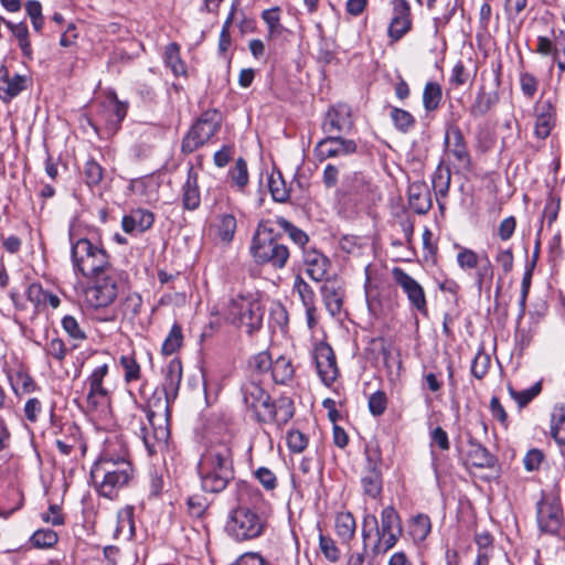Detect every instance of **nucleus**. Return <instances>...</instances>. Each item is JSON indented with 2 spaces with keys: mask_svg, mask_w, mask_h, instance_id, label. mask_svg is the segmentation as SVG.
<instances>
[{
  "mask_svg": "<svg viewBox=\"0 0 565 565\" xmlns=\"http://www.w3.org/2000/svg\"><path fill=\"white\" fill-rule=\"evenodd\" d=\"M162 393L163 401L157 398L158 406L161 412L152 409V405L143 407L136 405L140 413L146 415L148 425L142 420L141 415L132 414L129 422L130 428L140 436L143 445L150 456L156 455L159 450L167 446L170 430L169 417L170 405L178 396L180 383L182 380V364L178 359H172L163 369ZM156 406V404H153Z\"/></svg>",
  "mask_w": 565,
  "mask_h": 565,
  "instance_id": "nucleus-1",
  "label": "nucleus"
},
{
  "mask_svg": "<svg viewBox=\"0 0 565 565\" xmlns=\"http://www.w3.org/2000/svg\"><path fill=\"white\" fill-rule=\"evenodd\" d=\"M198 471L203 491L222 492L234 479L233 450L227 443L212 444L201 456Z\"/></svg>",
  "mask_w": 565,
  "mask_h": 565,
  "instance_id": "nucleus-2",
  "label": "nucleus"
},
{
  "mask_svg": "<svg viewBox=\"0 0 565 565\" xmlns=\"http://www.w3.org/2000/svg\"><path fill=\"white\" fill-rule=\"evenodd\" d=\"M242 391L244 403L254 412L257 422L280 428L294 417L295 405L290 397L280 396L271 401L269 394L255 381L244 384Z\"/></svg>",
  "mask_w": 565,
  "mask_h": 565,
  "instance_id": "nucleus-3",
  "label": "nucleus"
},
{
  "mask_svg": "<svg viewBox=\"0 0 565 565\" xmlns=\"http://www.w3.org/2000/svg\"><path fill=\"white\" fill-rule=\"evenodd\" d=\"M90 478L98 493L113 500L132 480L134 468L125 455L105 452L93 465Z\"/></svg>",
  "mask_w": 565,
  "mask_h": 565,
  "instance_id": "nucleus-4",
  "label": "nucleus"
},
{
  "mask_svg": "<svg viewBox=\"0 0 565 565\" xmlns=\"http://www.w3.org/2000/svg\"><path fill=\"white\" fill-rule=\"evenodd\" d=\"M73 269L85 278H95L110 270L109 255L100 245L87 238H76L70 232Z\"/></svg>",
  "mask_w": 565,
  "mask_h": 565,
  "instance_id": "nucleus-5",
  "label": "nucleus"
},
{
  "mask_svg": "<svg viewBox=\"0 0 565 565\" xmlns=\"http://www.w3.org/2000/svg\"><path fill=\"white\" fill-rule=\"evenodd\" d=\"M249 253L258 265H269L282 269L290 256L289 248L274 235L269 222H260L253 236Z\"/></svg>",
  "mask_w": 565,
  "mask_h": 565,
  "instance_id": "nucleus-6",
  "label": "nucleus"
},
{
  "mask_svg": "<svg viewBox=\"0 0 565 565\" xmlns=\"http://www.w3.org/2000/svg\"><path fill=\"white\" fill-rule=\"evenodd\" d=\"M265 523L259 514L248 507L233 509L225 524L226 533L235 541L256 539L264 532Z\"/></svg>",
  "mask_w": 565,
  "mask_h": 565,
  "instance_id": "nucleus-7",
  "label": "nucleus"
},
{
  "mask_svg": "<svg viewBox=\"0 0 565 565\" xmlns=\"http://www.w3.org/2000/svg\"><path fill=\"white\" fill-rule=\"evenodd\" d=\"M221 127V115L216 110H207L194 122L182 140L181 149L191 153L209 141Z\"/></svg>",
  "mask_w": 565,
  "mask_h": 565,
  "instance_id": "nucleus-8",
  "label": "nucleus"
},
{
  "mask_svg": "<svg viewBox=\"0 0 565 565\" xmlns=\"http://www.w3.org/2000/svg\"><path fill=\"white\" fill-rule=\"evenodd\" d=\"M230 315L234 322L244 327L248 334L259 330L263 324L264 310L258 300L238 297L230 306Z\"/></svg>",
  "mask_w": 565,
  "mask_h": 565,
  "instance_id": "nucleus-9",
  "label": "nucleus"
},
{
  "mask_svg": "<svg viewBox=\"0 0 565 565\" xmlns=\"http://www.w3.org/2000/svg\"><path fill=\"white\" fill-rule=\"evenodd\" d=\"M537 523L544 533L557 534L559 532L564 523V513L557 495H543L537 503Z\"/></svg>",
  "mask_w": 565,
  "mask_h": 565,
  "instance_id": "nucleus-10",
  "label": "nucleus"
},
{
  "mask_svg": "<svg viewBox=\"0 0 565 565\" xmlns=\"http://www.w3.org/2000/svg\"><path fill=\"white\" fill-rule=\"evenodd\" d=\"M104 277L97 279L96 282L86 289V301L92 308L99 309L111 305L117 298L118 287L117 280L110 270L104 273Z\"/></svg>",
  "mask_w": 565,
  "mask_h": 565,
  "instance_id": "nucleus-11",
  "label": "nucleus"
},
{
  "mask_svg": "<svg viewBox=\"0 0 565 565\" xmlns=\"http://www.w3.org/2000/svg\"><path fill=\"white\" fill-rule=\"evenodd\" d=\"M108 374V365L102 364L93 370L86 380L88 385L87 405L90 409H97L108 401V390L104 386V380Z\"/></svg>",
  "mask_w": 565,
  "mask_h": 565,
  "instance_id": "nucleus-12",
  "label": "nucleus"
},
{
  "mask_svg": "<svg viewBox=\"0 0 565 565\" xmlns=\"http://www.w3.org/2000/svg\"><path fill=\"white\" fill-rule=\"evenodd\" d=\"M313 360L319 377L326 385L332 384L338 377V366L331 347L327 343H319L313 351Z\"/></svg>",
  "mask_w": 565,
  "mask_h": 565,
  "instance_id": "nucleus-13",
  "label": "nucleus"
},
{
  "mask_svg": "<svg viewBox=\"0 0 565 565\" xmlns=\"http://www.w3.org/2000/svg\"><path fill=\"white\" fill-rule=\"evenodd\" d=\"M393 17L387 33L393 41L401 40L412 29L411 6L407 0H393Z\"/></svg>",
  "mask_w": 565,
  "mask_h": 565,
  "instance_id": "nucleus-14",
  "label": "nucleus"
},
{
  "mask_svg": "<svg viewBox=\"0 0 565 565\" xmlns=\"http://www.w3.org/2000/svg\"><path fill=\"white\" fill-rule=\"evenodd\" d=\"M395 282L404 290L413 307L419 311L426 310V297L423 287L404 269L395 267L392 270Z\"/></svg>",
  "mask_w": 565,
  "mask_h": 565,
  "instance_id": "nucleus-15",
  "label": "nucleus"
},
{
  "mask_svg": "<svg viewBox=\"0 0 565 565\" xmlns=\"http://www.w3.org/2000/svg\"><path fill=\"white\" fill-rule=\"evenodd\" d=\"M321 292L326 308L332 317H337L340 321H343V318L349 319V313L343 310L345 291L341 282L327 280L321 288Z\"/></svg>",
  "mask_w": 565,
  "mask_h": 565,
  "instance_id": "nucleus-16",
  "label": "nucleus"
},
{
  "mask_svg": "<svg viewBox=\"0 0 565 565\" xmlns=\"http://www.w3.org/2000/svg\"><path fill=\"white\" fill-rule=\"evenodd\" d=\"M303 266L307 275L315 281H322L329 270V259L313 247L303 249Z\"/></svg>",
  "mask_w": 565,
  "mask_h": 565,
  "instance_id": "nucleus-17",
  "label": "nucleus"
},
{
  "mask_svg": "<svg viewBox=\"0 0 565 565\" xmlns=\"http://www.w3.org/2000/svg\"><path fill=\"white\" fill-rule=\"evenodd\" d=\"M128 104L120 102L116 93L107 95L103 104L102 117L106 121L108 129L115 131L127 115Z\"/></svg>",
  "mask_w": 565,
  "mask_h": 565,
  "instance_id": "nucleus-18",
  "label": "nucleus"
},
{
  "mask_svg": "<svg viewBox=\"0 0 565 565\" xmlns=\"http://www.w3.org/2000/svg\"><path fill=\"white\" fill-rule=\"evenodd\" d=\"M408 205L419 215L426 214L431 209V195L425 181H415L408 185Z\"/></svg>",
  "mask_w": 565,
  "mask_h": 565,
  "instance_id": "nucleus-19",
  "label": "nucleus"
},
{
  "mask_svg": "<svg viewBox=\"0 0 565 565\" xmlns=\"http://www.w3.org/2000/svg\"><path fill=\"white\" fill-rule=\"evenodd\" d=\"M182 206L188 211H195L201 205V193L199 186L198 172L190 167L186 173V180L181 188Z\"/></svg>",
  "mask_w": 565,
  "mask_h": 565,
  "instance_id": "nucleus-20",
  "label": "nucleus"
},
{
  "mask_svg": "<svg viewBox=\"0 0 565 565\" xmlns=\"http://www.w3.org/2000/svg\"><path fill=\"white\" fill-rule=\"evenodd\" d=\"M25 76L19 74L10 76L9 70L4 65L0 66V98L9 102L18 96L25 89Z\"/></svg>",
  "mask_w": 565,
  "mask_h": 565,
  "instance_id": "nucleus-21",
  "label": "nucleus"
},
{
  "mask_svg": "<svg viewBox=\"0 0 565 565\" xmlns=\"http://www.w3.org/2000/svg\"><path fill=\"white\" fill-rule=\"evenodd\" d=\"M153 222L154 216L150 211L137 209L122 217L121 225L126 233H143L153 225Z\"/></svg>",
  "mask_w": 565,
  "mask_h": 565,
  "instance_id": "nucleus-22",
  "label": "nucleus"
},
{
  "mask_svg": "<svg viewBox=\"0 0 565 565\" xmlns=\"http://www.w3.org/2000/svg\"><path fill=\"white\" fill-rule=\"evenodd\" d=\"M499 103V93L497 89L486 90L484 87H480L475 102L469 108V113L473 118L484 116Z\"/></svg>",
  "mask_w": 565,
  "mask_h": 565,
  "instance_id": "nucleus-23",
  "label": "nucleus"
},
{
  "mask_svg": "<svg viewBox=\"0 0 565 565\" xmlns=\"http://www.w3.org/2000/svg\"><path fill=\"white\" fill-rule=\"evenodd\" d=\"M362 539L365 551L371 550L375 553L379 550L380 526L377 519L373 514H366L362 522Z\"/></svg>",
  "mask_w": 565,
  "mask_h": 565,
  "instance_id": "nucleus-24",
  "label": "nucleus"
},
{
  "mask_svg": "<svg viewBox=\"0 0 565 565\" xmlns=\"http://www.w3.org/2000/svg\"><path fill=\"white\" fill-rule=\"evenodd\" d=\"M216 237L224 244L228 245L234 239L237 228L236 217L232 213L220 214L215 220Z\"/></svg>",
  "mask_w": 565,
  "mask_h": 565,
  "instance_id": "nucleus-25",
  "label": "nucleus"
},
{
  "mask_svg": "<svg viewBox=\"0 0 565 565\" xmlns=\"http://www.w3.org/2000/svg\"><path fill=\"white\" fill-rule=\"evenodd\" d=\"M550 109L551 105L548 103H539L536 106L534 132L536 137L541 139L548 137L554 125L553 116Z\"/></svg>",
  "mask_w": 565,
  "mask_h": 565,
  "instance_id": "nucleus-26",
  "label": "nucleus"
},
{
  "mask_svg": "<svg viewBox=\"0 0 565 565\" xmlns=\"http://www.w3.org/2000/svg\"><path fill=\"white\" fill-rule=\"evenodd\" d=\"M468 462L477 468H490L494 465V458L486 447L478 443H470L467 451Z\"/></svg>",
  "mask_w": 565,
  "mask_h": 565,
  "instance_id": "nucleus-27",
  "label": "nucleus"
},
{
  "mask_svg": "<svg viewBox=\"0 0 565 565\" xmlns=\"http://www.w3.org/2000/svg\"><path fill=\"white\" fill-rule=\"evenodd\" d=\"M269 192L276 202L285 203L289 200L290 189L279 170H273L268 178Z\"/></svg>",
  "mask_w": 565,
  "mask_h": 565,
  "instance_id": "nucleus-28",
  "label": "nucleus"
},
{
  "mask_svg": "<svg viewBox=\"0 0 565 565\" xmlns=\"http://www.w3.org/2000/svg\"><path fill=\"white\" fill-rule=\"evenodd\" d=\"M164 63L175 76L186 75V65L181 60L180 46L177 43H170L166 46Z\"/></svg>",
  "mask_w": 565,
  "mask_h": 565,
  "instance_id": "nucleus-29",
  "label": "nucleus"
},
{
  "mask_svg": "<svg viewBox=\"0 0 565 565\" xmlns=\"http://www.w3.org/2000/svg\"><path fill=\"white\" fill-rule=\"evenodd\" d=\"M451 134L454 142L449 149V153L457 160L461 168L468 169L470 166V156L467 151L463 136L458 128L454 129Z\"/></svg>",
  "mask_w": 565,
  "mask_h": 565,
  "instance_id": "nucleus-30",
  "label": "nucleus"
},
{
  "mask_svg": "<svg viewBox=\"0 0 565 565\" xmlns=\"http://www.w3.org/2000/svg\"><path fill=\"white\" fill-rule=\"evenodd\" d=\"M551 435L558 445L565 446V405L556 406L552 412Z\"/></svg>",
  "mask_w": 565,
  "mask_h": 565,
  "instance_id": "nucleus-31",
  "label": "nucleus"
},
{
  "mask_svg": "<svg viewBox=\"0 0 565 565\" xmlns=\"http://www.w3.org/2000/svg\"><path fill=\"white\" fill-rule=\"evenodd\" d=\"M443 98L441 86L437 82H428L423 92V106L427 113L438 109Z\"/></svg>",
  "mask_w": 565,
  "mask_h": 565,
  "instance_id": "nucleus-32",
  "label": "nucleus"
},
{
  "mask_svg": "<svg viewBox=\"0 0 565 565\" xmlns=\"http://www.w3.org/2000/svg\"><path fill=\"white\" fill-rule=\"evenodd\" d=\"M271 376L278 384H286L294 376V366L285 356H279L271 363Z\"/></svg>",
  "mask_w": 565,
  "mask_h": 565,
  "instance_id": "nucleus-33",
  "label": "nucleus"
},
{
  "mask_svg": "<svg viewBox=\"0 0 565 565\" xmlns=\"http://www.w3.org/2000/svg\"><path fill=\"white\" fill-rule=\"evenodd\" d=\"M11 387L17 395H24L36 390L33 379L23 371H18L9 376Z\"/></svg>",
  "mask_w": 565,
  "mask_h": 565,
  "instance_id": "nucleus-34",
  "label": "nucleus"
},
{
  "mask_svg": "<svg viewBox=\"0 0 565 565\" xmlns=\"http://www.w3.org/2000/svg\"><path fill=\"white\" fill-rule=\"evenodd\" d=\"M343 147V140L338 136H330L329 138L320 141L315 151L319 160H326L328 158L338 156L340 148Z\"/></svg>",
  "mask_w": 565,
  "mask_h": 565,
  "instance_id": "nucleus-35",
  "label": "nucleus"
},
{
  "mask_svg": "<svg viewBox=\"0 0 565 565\" xmlns=\"http://www.w3.org/2000/svg\"><path fill=\"white\" fill-rule=\"evenodd\" d=\"M275 223L282 228L288 234L289 238L296 245L300 246L302 250L307 248L306 245L309 242V236L302 230L298 228L282 216H276Z\"/></svg>",
  "mask_w": 565,
  "mask_h": 565,
  "instance_id": "nucleus-36",
  "label": "nucleus"
},
{
  "mask_svg": "<svg viewBox=\"0 0 565 565\" xmlns=\"http://www.w3.org/2000/svg\"><path fill=\"white\" fill-rule=\"evenodd\" d=\"M364 494L376 499L382 491V477L379 469H370L361 480Z\"/></svg>",
  "mask_w": 565,
  "mask_h": 565,
  "instance_id": "nucleus-37",
  "label": "nucleus"
},
{
  "mask_svg": "<svg viewBox=\"0 0 565 565\" xmlns=\"http://www.w3.org/2000/svg\"><path fill=\"white\" fill-rule=\"evenodd\" d=\"M183 342L182 328L180 324L174 323L163 341L161 352L164 355H171L177 352Z\"/></svg>",
  "mask_w": 565,
  "mask_h": 565,
  "instance_id": "nucleus-38",
  "label": "nucleus"
},
{
  "mask_svg": "<svg viewBox=\"0 0 565 565\" xmlns=\"http://www.w3.org/2000/svg\"><path fill=\"white\" fill-rule=\"evenodd\" d=\"M228 175L233 184L237 186L238 190H243L248 184L249 180L246 161L243 158H238L234 167L230 169Z\"/></svg>",
  "mask_w": 565,
  "mask_h": 565,
  "instance_id": "nucleus-39",
  "label": "nucleus"
},
{
  "mask_svg": "<svg viewBox=\"0 0 565 565\" xmlns=\"http://www.w3.org/2000/svg\"><path fill=\"white\" fill-rule=\"evenodd\" d=\"M391 119L395 128L402 132L408 131L416 122L414 116L409 111L398 107H392Z\"/></svg>",
  "mask_w": 565,
  "mask_h": 565,
  "instance_id": "nucleus-40",
  "label": "nucleus"
},
{
  "mask_svg": "<svg viewBox=\"0 0 565 565\" xmlns=\"http://www.w3.org/2000/svg\"><path fill=\"white\" fill-rule=\"evenodd\" d=\"M337 534L345 542L353 539V515L351 512H341L335 519Z\"/></svg>",
  "mask_w": 565,
  "mask_h": 565,
  "instance_id": "nucleus-41",
  "label": "nucleus"
},
{
  "mask_svg": "<svg viewBox=\"0 0 565 565\" xmlns=\"http://www.w3.org/2000/svg\"><path fill=\"white\" fill-rule=\"evenodd\" d=\"M57 533L51 529H41L33 533L30 541L34 547L49 548L57 543Z\"/></svg>",
  "mask_w": 565,
  "mask_h": 565,
  "instance_id": "nucleus-42",
  "label": "nucleus"
},
{
  "mask_svg": "<svg viewBox=\"0 0 565 565\" xmlns=\"http://www.w3.org/2000/svg\"><path fill=\"white\" fill-rule=\"evenodd\" d=\"M510 396L518 403L520 407L526 406L534 397H536L542 391L541 382H536L530 388L523 391H515L512 386H509Z\"/></svg>",
  "mask_w": 565,
  "mask_h": 565,
  "instance_id": "nucleus-43",
  "label": "nucleus"
},
{
  "mask_svg": "<svg viewBox=\"0 0 565 565\" xmlns=\"http://www.w3.org/2000/svg\"><path fill=\"white\" fill-rule=\"evenodd\" d=\"M61 323L63 330L72 340L78 342L86 340V332L75 317L67 315L63 317Z\"/></svg>",
  "mask_w": 565,
  "mask_h": 565,
  "instance_id": "nucleus-44",
  "label": "nucleus"
},
{
  "mask_svg": "<svg viewBox=\"0 0 565 565\" xmlns=\"http://www.w3.org/2000/svg\"><path fill=\"white\" fill-rule=\"evenodd\" d=\"M471 78L470 72L467 70L462 61H458L451 68L449 75V84L452 88L466 85Z\"/></svg>",
  "mask_w": 565,
  "mask_h": 565,
  "instance_id": "nucleus-45",
  "label": "nucleus"
},
{
  "mask_svg": "<svg viewBox=\"0 0 565 565\" xmlns=\"http://www.w3.org/2000/svg\"><path fill=\"white\" fill-rule=\"evenodd\" d=\"M481 258L475 250L467 247L460 248L456 257L457 264L462 270L477 268L479 263H481Z\"/></svg>",
  "mask_w": 565,
  "mask_h": 565,
  "instance_id": "nucleus-46",
  "label": "nucleus"
},
{
  "mask_svg": "<svg viewBox=\"0 0 565 565\" xmlns=\"http://www.w3.org/2000/svg\"><path fill=\"white\" fill-rule=\"evenodd\" d=\"M279 12H280V9L278 7H274V8L264 10L262 13V19L268 26L269 36L279 34L281 32L282 26L280 24Z\"/></svg>",
  "mask_w": 565,
  "mask_h": 565,
  "instance_id": "nucleus-47",
  "label": "nucleus"
},
{
  "mask_svg": "<svg viewBox=\"0 0 565 565\" xmlns=\"http://www.w3.org/2000/svg\"><path fill=\"white\" fill-rule=\"evenodd\" d=\"M380 531H393L395 533H402L399 516L394 508L386 507L382 511V527Z\"/></svg>",
  "mask_w": 565,
  "mask_h": 565,
  "instance_id": "nucleus-48",
  "label": "nucleus"
},
{
  "mask_svg": "<svg viewBox=\"0 0 565 565\" xmlns=\"http://www.w3.org/2000/svg\"><path fill=\"white\" fill-rule=\"evenodd\" d=\"M476 275V285L479 291H481L483 284L491 282L493 278V267L488 255H483L481 258V265H478Z\"/></svg>",
  "mask_w": 565,
  "mask_h": 565,
  "instance_id": "nucleus-49",
  "label": "nucleus"
},
{
  "mask_svg": "<svg viewBox=\"0 0 565 565\" xmlns=\"http://www.w3.org/2000/svg\"><path fill=\"white\" fill-rule=\"evenodd\" d=\"M294 290L298 294L303 307L315 305V292L301 276H296Z\"/></svg>",
  "mask_w": 565,
  "mask_h": 565,
  "instance_id": "nucleus-50",
  "label": "nucleus"
},
{
  "mask_svg": "<svg viewBox=\"0 0 565 565\" xmlns=\"http://www.w3.org/2000/svg\"><path fill=\"white\" fill-rule=\"evenodd\" d=\"M120 364L125 370V381L132 382L140 377V365L132 355H121Z\"/></svg>",
  "mask_w": 565,
  "mask_h": 565,
  "instance_id": "nucleus-51",
  "label": "nucleus"
},
{
  "mask_svg": "<svg viewBox=\"0 0 565 565\" xmlns=\"http://www.w3.org/2000/svg\"><path fill=\"white\" fill-rule=\"evenodd\" d=\"M84 175L87 185H97L103 179V168L95 160H88L84 167Z\"/></svg>",
  "mask_w": 565,
  "mask_h": 565,
  "instance_id": "nucleus-52",
  "label": "nucleus"
},
{
  "mask_svg": "<svg viewBox=\"0 0 565 565\" xmlns=\"http://www.w3.org/2000/svg\"><path fill=\"white\" fill-rule=\"evenodd\" d=\"M351 121L350 120H340L339 114L335 110H330L327 114V117L323 121V129L333 134L334 131H341L345 127L350 128Z\"/></svg>",
  "mask_w": 565,
  "mask_h": 565,
  "instance_id": "nucleus-53",
  "label": "nucleus"
},
{
  "mask_svg": "<svg viewBox=\"0 0 565 565\" xmlns=\"http://www.w3.org/2000/svg\"><path fill=\"white\" fill-rule=\"evenodd\" d=\"M142 297L137 292L129 294L122 303L124 313L130 318L137 317L142 308Z\"/></svg>",
  "mask_w": 565,
  "mask_h": 565,
  "instance_id": "nucleus-54",
  "label": "nucleus"
},
{
  "mask_svg": "<svg viewBox=\"0 0 565 565\" xmlns=\"http://www.w3.org/2000/svg\"><path fill=\"white\" fill-rule=\"evenodd\" d=\"M45 353L47 356H51L62 363L66 356L67 349L62 339L54 338L46 344Z\"/></svg>",
  "mask_w": 565,
  "mask_h": 565,
  "instance_id": "nucleus-55",
  "label": "nucleus"
},
{
  "mask_svg": "<svg viewBox=\"0 0 565 565\" xmlns=\"http://www.w3.org/2000/svg\"><path fill=\"white\" fill-rule=\"evenodd\" d=\"M271 356L267 351H262L249 360L250 369L258 373L269 371L271 369Z\"/></svg>",
  "mask_w": 565,
  "mask_h": 565,
  "instance_id": "nucleus-56",
  "label": "nucleus"
},
{
  "mask_svg": "<svg viewBox=\"0 0 565 565\" xmlns=\"http://www.w3.org/2000/svg\"><path fill=\"white\" fill-rule=\"evenodd\" d=\"M475 543L478 546L477 554H487L493 555L494 546H493V537L488 532L476 533Z\"/></svg>",
  "mask_w": 565,
  "mask_h": 565,
  "instance_id": "nucleus-57",
  "label": "nucleus"
},
{
  "mask_svg": "<svg viewBox=\"0 0 565 565\" xmlns=\"http://www.w3.org/2000/svg\"><path fill=\"white\" fill-rule=\"evenodd\" d=\"M319 545L322 554L326 556L327 559L331 562H335L339 559L340 553L333 540L320 534Z\"/></svg>",
  "mask_w": 565,
  "mask_h": 565,
  "instance_id": "nucleus-58",
  "label": "nucleus"
},
{
  "mask_svg": "<svg viewBox=\"0 0 565 565\" xmlns=\"http://www.w3.org/2000/svg\"><path fill=\"white\" fill-rule=\"evenodd\" d=\"M369 409L374 416L382 415L386 409L387 399L383 392L377 391L369 398Z\"/></svg>",
  "mask_w": 565,
  "mask_h": 565,
  "instance_id": "nucleus-59",
  "label": "nucleus"
},
{
  "mask_svg": "<svg viewBox=\"0 0 565 565\" xmlns=\"http://www.w3.org/2000/svg\"><path fill=\"white\" fill-rule=\"evenodd\" d=\"M287 444L292 452H301L308 445L307 437L299 430H292L288 433Z\"/></svg>",
  "mask_w": 565,
  "mask_h": 565,
  "instance_id": "nucleus-60",
  "label": "nucleus"
},
{
  "mask_svg": "<svg viewBox=\"0 0 565 565\" xmlns=\"http://www.w3.org/2000/svg\"><path fill=\"white\" fill-rule=\"evenodd\" d=\"M437 446L440 450L447 451L450 448L448 434L441 427H436L430 433V447Z\"/></svg>",
  "mask_w": 565,
  "mask_h": 565,
  "instance_id": "nucleus-61",
  "label": "nucleus"
},
{
  "mask_svg": "<svg viewBox=\"0 0 565 565\" xmlns=\"http://www.w3.org/2000/svg\"><path fill=\"white\" fill-rule=\"evenodd\" d=\"M255 477L266 490H274L277 487L275 473L266 467L258 468L255 471Z\"/></svg>",
  "mask_w": 565,
  "mask_h": 565,
  "instance_id": "nucleus-62",
  "label": "nucleus"
},
{
  "mask_svg": "<svg viewBox=\"0 0 565 565\" xmlns=\"http://www.w3.org/2000/svg\"><path fill=\"white\" fill-rule=\"evenodd\" d=\"M544 459V454L540 449H531L523 459L524 467L527 471H535L540 468Z\"/></svg>",
  "mask_w": 565,
  "mask_h": 565,
  "instance_id": "nucleus-63",
  "label": "nucleus"
},
{
  "mask_svg": "<svg viewBox=\"0 0 565 565\" xmlns=\"http://www.w3.org/2000/svg\"><path fill=\"white\" fill-rule=\"evenodd\" d=\"M236 565H271L266 558H264L260 554L255 552H248L241 555Z\"/></svg>",
  "mask_w": 565,
  "mask_h": 565,
  "instance_id": "nucleus-64",
  "label": "nucleus"
}]
</instances>
